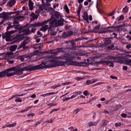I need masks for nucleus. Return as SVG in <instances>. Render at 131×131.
Returning a JSON list of instances; mask_svg holds the SVG:
<instances>
[{
  "label": "nucleus",
  "mask_w": 131,
  "mask_h": 131,
  "mask_svg": "<svg viewBox=\"0 0 131 131\" xmlns=\"http://www.w3.org/2000/svg\"><path fill=\"white\" fill-rule=\"evenodd\" d=\"M38 18L37 17H32L30 19V21H33L34 20Z\"/></svg>",
  "instance_id": "53"
},
{
  "label": "nucleus",
  "mask_w": 131,
  "mask_h": 131,
  "mask_svg": "<svg viewBox=\"0 0 131 131\" xmlns=\"http://www.w3.org/2000/svg\"><path fill=\"white\" fill-rule=\"evenodd\" d=\"M103 112L104 113H105V114H109V112L108 111H107L106 110H104V111Z\"/></svg>",
  "instance_id": "64"
},
{
  "label": "nucleus",
  "mask_w": 131,
  "mask_h": 131,
  "mask_svg": "<svg viewBox=\"0 0 131 131\" xmlns=\"http://www.w3.org/2000/svg\"><path fill=\"white\" fill-rule=\"evenodd\" d=\"M126 63L127 64L131 66V60H126Z\"/></svg>",
  "instance_id": "38"
},
{
  "label": "nucleus",
  "mask_w": 131,
  "mask_h": 131,
  "mask_svg": "<svg viewBox=\"0 0 131 131\" xmlns=\"http://www.w3.org/2000/svg\"><path fill=\"white\" fill-rule=\"evenodd\" d=\"M49 29L56 28L58 26V25L57 24L56 20H52L49 23Z\"/></svg>",
  "instance_id": "9"
},
{
  "label": "nucleus",
  "mask_w": 131,
  "mask_h": 131,
  "mask_svg": "<svg viewBox=\"0 0 131 131\" xmlns=\"http://www.w3.org/2000/svg\"><path fill=\"white\" fill-rule=\"evenodd\" d=\"M30 16L32 17H38V16H36L34 12L31 13V14L30 15Z\"/></svg>",
  "instance_id": "40"
},
{
  "label": "nucleus",
  "mask_w": 131,
  "mask_h": 131,
  "mask_svg": "<svg viewBox=\"0 0 131 131\" xmlns=\"http://www.w3.org/2000/svg\"><path fill=\"white\" fill-rule=\"evenodd\" d=\"M126 48L128 49H129L131 48V45H127L126 46Z\"/></svg>",
  "instance_id": "62"
},
{
  "label": "nucleus",
  "mask_w": 131,
  "mask_h": 131,
  "mask_svg": "<svg viewBox=\"0 0 131 131\" xmlns=\"http://www.w3.org/2000/svg\"><path fill=\"white\" fill-rule=\"evenodd\" d=\"M114 12H115V10H114L111 13H109L108 14V15L110 16H113L114 14Z\"/></svg>",
  "instance_id": "54"
},
{
  "label": "nucleus",
  "mask_w": 131,
  "mask_h": 131,
  "mask_svg": "<svg viewBox=\"0 0 131 131\" xmlns=\"http://www.w3.org/2000/svg\"><path fill=\"white\" fill-rule=\"evenodd\" d=\"M44 12H48L50 10H54V9L53 8L50 7H45L43 8Z\"/></svg>",
  "instance_id": "25"
},
{
  "label": "nucleus",
  "mask_w": 131,
  "mask_h": 131,
  "mask_svg": "<svg viewBox=\"0 0 131 131\" xmlns=\"http://www.w3.org/2000/svg\"><path fill=\"white\" fill-rule=\"evenodd\" d=\"M43 46V45L42 43H39L35 47V49H37L38 48L40 49L42 48Z\"/></svg>",
  "instance_id": "27"
},
{
  "label": "nucleus",
  "mask_w": 131,
  "mask_h": 131,
  "mask_svg": "<svg viewBox=\"0 0 131 131\" xmlns=\"http://www.w3.org/2000/svg\"><path fill=\"white\" fill-rule=\"evenodd\" d=\"M128 10V8L127 7H125L123 9V10L124 12L127 13Z\"/></svg>",
  "instance_id": "41"
},
{
  "label": "nucleus",
  "mask_w": 131,
  "mask_h": 131,
  "mask_svg": "<svg viewBox=\"0 0 131 131\" xmlns=\"http://www.w3.org/2000/svg\"><path fill=\"white\" fill-rule=\"evenodd\" d=\"M47 29L50 30L49 29V27L48 25H46L41 27L40 29V30L43 31H46Z\"/></svg>",
  "instance_id": "18"
},
{
  "label": "nucleus",
  "mask_w": 131,
  "mask_h": 131,
  "mask_svg": "<svg viewBox=\"0 0 131 131\" xmlns=\"http://www.w3.org/2000/svg\"><path fill=\"white\" fill-rule=\"evenodd\" d=\"M70 83V82H66V83H62V85H68Z\"/></svg>",
  "instance_id": "61"
},
{
  "label": "nucleus",
  "mask_w": 131,
  "mask_h": 131,
  "mask_svg": "<svg viewBox=\"0 0 131 131\" xmlns=\"http://www.w3.org/2000/svg\"><path fill=\"white\" fill-rule=\"evenodd\" d=\"M42 4L45 5L50 6V4L49 3L52 0H41Z\"/></svg>",
  "instance_id": "16"
},
{
  "label": "nucleus",
  "mask_w": 131,
  "mask_h": 131,
  "mask_svg": "<svg viewBox=\"0 0 131 131\" xmlns=\"http://www.w3.org/2000/svg\"><path fill=\"white\" fill-rule=\"evenodd\" d=\"M58 51H57L58 52H62L63 51V49L62 48H59L58 49Z\"/></svg>",
  "instance_id": "56"
},
{
  "label": "nucleus",
  "mask_w": 131,
  "mask_h": 131,
  "mask_svg": "<svg viewBox=\"0 0 131 131\" xmlns=\"http://www.w3.org/2000/svg\"><path fill=\"white\" fill-rule=\"evenodd\" d=\"M60 16L57 12H56L54 13L51 16V18L49 19H50V21L54 19V20H56L57 19L59 18Z\"/></svg>",
  "instance_id": "11"
},
{
  "label": "nucleus",
  "mask_w": 131,
  "mask_h": 131,
  "mask_svg": "<svg viewBox=\"0 0 131 131\" xmlns=\"http://www.w3.org/2000/svg\"><path fill=\"white\" fill-rule=\"evenodd\" d=\"M121 125V123L119 122V123H116L115 124V126L116 127L120 126Z\"/></svg>",
  "instance_id": "48"
},
{
  "label": "nucleus",
  "mask_w": 131,
  "mask_h": 131,
  "mask_svg": "<svg viewBox=\"0 0 131 131\" xmlns=\"http://www.w3.org/2000/svg\"><path fill=\"white\" fill-rule=\"evenodd\" d=\"M99 121L100 120H98L94 122H93L92 121L88 123V126L89 127H90L91 126H96L98 123Z\"/></svg>",
  "instance_id": "17"
},
{
  "label": "nucleus",
  "mask_w": 131,
  "mask_h": 131,
  "mask_svg": "<svg viewBox=\"0 0 131 131\" xmlns=\"http://www.w3.org/2000/svg\"><path fill=\"white\" fill-rule=\"evenodd\" d=\"M107 61H109L108 63L106 64H110V67H114V64L113 63V62H115L113 61H110V60H107Z\"/></svg>",
  "instance_id": "29"
},
{
  "label": "nucleus",
  "mask_w": 131,
  "mask_h": 131,
  "mask_svg": "<svg viewBox=\"0 0 131 131\" xmlns=\"http://www.w3.org/2000/svg\"><path fill=\"white\" fill-rule=\"evenodd\" d=\"M109 62V61H107V60H101L97 62L96 63L98 64L102 63V64H104L105 63L106 64L108 63Z\"/></svg>",
  "instance_id": "26"
},
{
  "label": "nucleus",
  "mask_w": 131,
  "mask_h": 131,
  "mask_svg": "<svg viewBox=\"0 0 131 131\" xmlns=\"http://www.w3.org/2000/svg\"><path fill=\"white\" fill-rule=\"evenodd\" d=\"M72 34L73 32L71 31L64 32L63 34L62 35V37L63 38H66L68 36H70Z\"/></svg>",
  "instance_id": "13"
},
{
  "label": "nucleus",
  "mask_w": 131,
  "mask_h": 131,
  "mask_svg": "<svg viewBox=\"0 0 131 131\" xmlns=\"http://www.w3.org/2000/svg\"><path fill=\"white\" fill-rule=\"evenodd\" d=\"M81 9H78L77 11L78 15L79 16H80V12Z\"/></svg>",
  "instance_id": "51"
},
{
  "label": "nucleus",
  "mask_w": 131,
  "mask_h": 131,
  "mask_svg": "<svg viewBox=\"0 0 131 131\" xmlns=\"http://www.w3.org/2000/svg\"><path fill=\"white\" fill-rule=\"evenodd\" d=\"M124 18V16L123 15H121L120 16V17L118 19V21H119L120 20H123Z\"/></svg>",
  "instance_id": "49"
},
{
  "label": "nucleus",
  "mask_w": 131,
  "mask_h": 131,
  "mask_svg": "<svg viewBox=\"0 0 131 131\" xmlns=\"http://www.w3.org/2000/svg\"><path fill=\"white\" fill-rule=\"evenodd\" d=\"M57 105V104H54L53 103H50L49 104H48L47 105L48 106H50L49 107H48L49 108L51 106H53L55 105Z\"/></svg>",
  "instance_id": "44"
},
{
  "label": "nucleus",
  "mask_w": 131,
  "mask_h": 131,
  "mask_svg": "<svg viewBox=\"0 0 131 131\" xmlns=\"http://www.w3.org/2000/svg\"><path fill=\"white\" fill-rule=\"evenodd\" d=\"M65 43H67V46H71V40H68V41H66L65 42Z\"/></svg>",
  "instance_id": "33"
},
{
  "label": "nucleus",
  "mask_w": 131,
  "mask_h": 131,
  "mask_svg": "<svg viewBox=\"0 0 131 131\" xmlns=\"http://www.w3.org/2000/svg\"><path fill=\"white\" fill-rule=\"evenodd\" d=\"M38 10H39L38 12H40L41 11L44 12L43 8H42V7L40 8H39Z\"/></svg>",
  "instance_id": "50"
},
{
  "label": "nucleus",
  "mask_w": 131,
  "mask_h": 131,
  "mask_svg": "<svg viewBox=\"0 0 131 131\" xmlns=\"http://www.w3.org/2000/svg\"><path fill=\"white\" fill-rule=\"evenodd\" d=\"M83 94L85 96H87L88 93V91L87 90H85L83 92Z\"/></svg>",
  "instance_id": "55"
},
{
  "label": "nucleus",
  "mask_w": 131,
  "mask_h": 131,
  "mask_svg": "<svg viewBox=\"0 0 131 131\" xmlns=\"http://www.w3.org/2000/svg\"><path fill=\"white\" fill-rule=\"evenodd\" d=\"M16 67V69H15L14 71H15V72H14L15 73V74H18L20 72H22L24 71L25 70V67H24L22 68H20L18 67Z\"/></svg>",
  "instance_id": "14"
},
{
  "label": "nucleus",
  "mask_w": 131,
  "mask_h": 131,
  "mask_svg": "<svg viewBox=\"0 0 131 131\" xmlns=\"http://www.w3.org/2000/svg\"><path fill=\"white\" fill-rule=\"evenodd\" d=\"M114 47V46L113 45L110 46H108L107 47V49L108 50H111Z\"/></svg>",
  "instance_id": "39"
},
{
  "label": "nucleus",
  "mask_w": 131,
  "mask_h": 131,
  "mask_svg": "<svg viewBox=\"0 0 131 131\" xmlns=\"http://www.w3.org/2000/svg\"><path fill=\"white\" fill-rule=\"evenodd\" d=\"M110 78L112 79H117V77H114L113 76H110Z\"/></svg>",
  "instance_id": "63"
},
{
  "label": "nucleus",
  "mask_w": 131,
  "mask_h": 131,
  "mask_svg": "<svg viewBox=\"0 0 131 131\" xmlns=\"http://www.w3.org/2000/svg\"><path fill=\"white\" fill-rule=\"evenodd\" d=\"M64 9L66 12L67 13L69 14V9L68 8V7L67 6V5H65L64 6Z\"/></svg>",
  "instance_id": "36"
},
{
  "label": "nucleus",
  "mask_w": 131,
  "mask_h": 131,
  "mask_svg": "<svg viewBox=\"0 0 131 131\" xmlns=\"http://www.w3.org/2000/svg\"><path fill=\"white\" fill-rule=\"evenodd\" d=\"M113 28V30H107V31H103L102 33H106L107 32H112L114 31L113 30H114V31L116 32H119L122 31V30L123 28H121L119 25L118 26L116 27H114Z\"/></svg>",
  "instance_id": "8"
},
{
  "label": "nucleus",
  "mask_w": 131,
  "mask_h": 131,
  "mask_svg": "<svg viewBox=\"0 0 131 131\" xmlns=\"http://www.w3.org/2000/svg\"><path fill=\"white\" fill-rule=\"evenodd\" d=\"M41 122V121H39L37 122L36 124L34 125V126L35 127L36 126H37L40 124Z\"/></svg>",
  "instance_id": "45"
},
{
  "label": "nucleus",
  "mask_w": 131,
  "mask_h": 131,
  "mask_svg": "<svg viewBox=\"0 0 131 131\" xmlns=\"http://www.w3.org/2000/svg\"><path fill=\"white\" fill-rule=\"evenodd\" d=\"M111 40L110 39L106 40L104 42V43L105 45H108L111 42Z\"/></svg>",
  "instance_id": "30"
},
{
  "label": "nucleus",
  "mask_w": 131,
  "mask_h": 131,
  "mask_svg": "<svg viewBox=\"0 0 131 131\" xmlns=\"http://www.w3.org/2000/svg\"><path fill=\"white\" fill-rule=\"evenodd\" d=\"M57 24L58 25V26H61L63 25V21L61 20H58L56 21Z\"/></svg>",
  "instance_id": "28"
},
{
  "label": "nucleus",
  "mask_w": 131,
  "mask_h": 131,
  "mask_svg": "<svg viewBox=\"0 0 131 131\" xmlns=\"http://www.w3.org/2000/svg\"><path fill=\"white\" fill-rule=\"evenodd\" d=\"M53 121L52 119L51 118L50 120L47 121L46 122L49 123H52L53 122Z\"/></svg>",
  "instance_id": "52"
},
{
  "label": "nucleus",
  "mask_w": 131,
  "mask_h": 131,
  "mask_svg": "<svg viewBox=\"0 0 131 131\" xmlns=\"http://www.w3.org/2000/svg\"><path fill=\"white\" fill-rule=\"evenodd\" d=\"M103 124L104 125H106L107 124L108 122L107 121L103 120L102 121Z\"/></svg>",
  "instance_id": "43"
},
{
  "label": "nucleus",
  "mask_w": 131,
  "mask_h": 131,
  "mask_svg": "<svg viewBox=\"0 0 131 131\" xmlns=\"http://www.w3.org/2000/svg\"><path fill=\"white\" fill-rule=\"evenodd\" d=\"M5 76L4 71L0 72V78L5 77Z\"/></svg>",
  "instance_id": "37"
},
{
  "label": "nucleus",
  "mask_w": 131,
  "mask_h": 131,
  "mask_svg": "<svg viewBox=\"0 0 131 131\" xmlns=\"http://www.w3.org/2000/svg\"><path fill=\"white\" fill-rule=\"evenodd\" d=\"M30 41L29 38H26V39L24 40L18 46V47L17 48V50H18L23 48V49L21 50V51H23L24 50L26 51L29 47L28 46H25L27 44H28Z\"/></svg>",
  "instance_id": "4"
},
{
  "label": "nucleus",
  "mask_w": 131,
  "mask_h": 131,
  "mask_svg": "<svg viewBox=\"0 0 131 131\" xmlns=\"http://www.w3.org/2000/svg\"><path fill=\"white\" fill-rule=\"evenodd\" d=\"M50 19H48L44 21L41 23H40L39 22L38 23H35L31 24L30 25V27H36L39 26H43L45 24H47L48 22L50 21Z\"/></svg>",
  "instance_id": "6"
},
{
  "label": "nucleus",
  "mask_w": 131,
  "mask_h": 131,
  "mask_svg": "<svg viewBox=\"0 0 131 131\" xmlns=\"http://www.w3.org/2000/svg\"><path fill=\"white\" fill-rule=\"evenodd\" d=\"M121 116L125 118L126 117V115L125 114L123 113L121 114Z\"/></svg>",
  "instance_id": "58"
},
{
  "label": "nucleus",
  "mask_w": 131,
  "mask_h": 131,
  "mask_svg": "<svg viewBox=\"0 0 131 131\" xmlns=\"http://www.w3.org/2000/svg\"><path fill=\"white\" fill-rule=\"evenodd\" d=\"M16 67H14L9 68L4 71V73H5V75L6 73H8L9 72L12 71H14L16 69Z\"/></svg>",
  "instance_id": "19"
},
{
  "label": "nucleus",
  "mask_w": 131,
  "mask_h": 131,
  "mask_svg": "<svg viewBox=\"0 0 131 131\" xmlns=\"http://www.w3.org/2000/svg\"><path fill=\"white\" fill-rule=\"evenodd\" d=\"M82 17L83 19H84L88 22V16L87 12H84Z\"/></svg>",
  "instance_id": "15"
},
{
  "label": "nucleus",
  "mask_w": 131,
  "mask_h": 131,
  "mask_svg": "<svg viewBox=\"0 0 131 131\" xmlns=\"http://www.w3.org/2000/svg\"><path fill=\"white\" fill-rule=\"evenodd\" d=\"M100 27L99 26H97L95 27L94 28V30H97L99 29Z\"/></svg>",
  "instance_id": "60"
},
{
  "label": "nucleus",
  "mask_w": 131,
  "mask_h": 131,
  "mask_svg": "<svg viewBox=\"0 0 131 131\" xmlns=\"http://www.w3.org/2000/svg\"><path fill=\"white\" fill-rule=\"evenodd\" d=\"M20 33L24 32V33L20 34L17 36V38L19 40H22L24 39L25 36L31 34L30 30L26 28L21 30V31H19Z\"/></svg>",
  "instance_id": "3"
},
{
  "label": "nucleus",
  "mask_w": 131,
  "mask_h": 131,
  "mask_svg": "<svg viewBox=\"0 0 131 131\" xmlns=\"http://www.w3.org/2000/svg\"><path fill=\"white\" fill-rule=\"evenodd\" d=\"M83 109L82 108H81L80 109L77 108L74 110V113L76 114H77L80 111Z\"/></svg>",
  "instance_id": "35"
},
{
  "label": "nucleus",
  "mask_w": 131,
  "mask_h": 131,
  "mask_svg": "<svg viewBox=\"0 0 131 131\" xmlns=\"http://www.w3.org/2000/svg\"><path fill=\"white\" fill-rule=\"evenodd\" d=\"M55 93L54 92H51L49 93H46V94H43L42 95H41V96H42L43 97H45L48 96L49 95H51L53 94H54Z\"/></svg>",
  "instance_id": "31"
},
{
  "label": "nucleus",
  "mask_w": 131,
  "mask_h": 131,
  "mask_svg": "<svg viewBox=\"0 0 131 131\" xmlns=\"http://www.w3.org/2000/svg\"><path fill=\"white\" fill-rule=\"evenodd\" d=\"M16 31V30H12L10 31H7L5 34H3L2 38L4 39L5 38L6 41H10L11 39V35Z\"/></svg>",
  "instance_id": "5"
},
{
  "label": "nucleus",
  "mask_w": 131,
  "mask_h": 131,
  "mask_svg": "<svg viewBox=\"0 0 131 131\" xmlns=\"http://www.w3.org/2000/svg\"><path fill=\"white\" fill-rule=\"evenodd\" d=\"M15 73H14V72H12L11 73H6V74L5 75H6L7 76V77H10L12 75H15Z\"/></svg>",
  "instance_id": "32"
},
{
  "label": "nucleus",
  "mask_w": 131,
  "mask_h": 131,
  "mask_svg": "<svg viewBox=\"0 0 131 131\" xmlns=\"http://www.w3.org/2000/svg\"><path fill=\"white\" fill-rule=\"evenodd\" d=\"M8 13L3 12L0 14V17L5 20H8L9 18Z\"/></svg>",
  "instance_id": "12"
},
{
  "label": "nucleus",
  "mask_w": 131,
  "mask_h": 131,
  "mask_svg": "<svg viewBox=\"0 0 131 131\" xmlns=\"http://www.w3.org/2000/svg\"><path fill=\"white\" fill-rule=\"evenodd\" d=\"M73 58L71 57H68L66 58V61L65 62V64H67L68 65H75V62L72 61V59Z\"/></svg>",
  "instance_id": "10"
},
{
  "label": "nucleus",
  "mask_w": 131,
  "mask_h": 131,
  "mask_svg": "<svg viewBox=\"0 0 131 131\" xmlns=\"http://www.w3.org/2000/svg\"><path fill=\"white\" fill-rule=\"evenodd\" d=\"M73 93H74L75 94L80 95L82 93V92L81 91H79L78 92H74Z\"/></svg>",
  "instance_id": "47"
},
{
  "label": "nucleus",
  "mask_w": 131,
  "mask_h": 131,
  "mask_svg": "<svg viewBox=\"0 0 131 131\" xmlns=\"http://www.w3.org/2000/svg\"><path fill=\"white\" fill-rule=\"evenodd\" d=\"M16 125V123H14L12 124H7V126L8 127H10L15 126Z\"/></svg>",
  "instance_id": "34"
},
{
  "label": "nucleus",
  "mask_w": 131,
  "mask_h": 131,
  "mask_svg": "<svg viewBox=\"0 0 131 131\" xmlns=\"http://www.w3.org/2000/svg\"><path fill=\"white\" fill-rule=\"evenodd\" d=\"M47 63L48 65H46V68L48 67H54L64 65L65 64L64 61H57L55 59H49L45 61V63Z\"/></svg>",
  "instance_id": "1"
},
{
  "label": "nucleus",
  "mask_w": 131,
  "mask_h": 131,
  "mask_svg": "<svg viewBox=\"0 0 131 131\" xmlns=\"http://www.w3.org/2000/svg\"><path fill=\"white\" fill-rule=\"evenodd\" d=\"M116 57L110 56H109L107 57H105V59L106 60H115L116 59Z\"/></svg>",
  "instance_id": "22"
},
{
  "label": "nucleus",
  "mask_w": 131,
  "mask_h": 131,
  "mask_svg": "<svg viewBox=\"0 0 131 131\" xmlns=\"http://www.w3.org/2000/svg\"><path fill=\"white\" fill-rule=\"evenodd\" d=\"M97 81V80H87L86 81V84L89 85Z\"/></svg>",
  "instance_id": "23"
},
{
  "label": "nucleus",
  "mask_w": 131,
  "mask_h": 131,
  "mask_svg": "<svg viewBox=\"0 0 131 131\" xmlns=\"http://www.w3.org/2000/svg\"><path fill=\"white\" fill-rule=\"evenodd\" d=\"M85 78L84 77H83L82 78H80V77H76L75 78V80H78V81H80L81 80L83 79H84Z\"/></svg>",
  "instance_id": "42"
},
{
  "label": "nucleus",
  "mask_w": 131,
  "mask_h": 131,
  "mask_svg": "<svg viewBox=\"0 0 131 131\" xmlns=\"http://www.w3.org/2000/svg\"><path fill=\"white\" fill-rule=\"evenodd\" d=\"M128 26L127 24H124L122 25H119L121 28H122V27H125Z\"/></svg>",
  "instance_id": "57"
},
{
  "label": "nucleus",
  "mask_w": 131,
  "mask_h": 131,
  "mask_svg": "<svg viewBox=\"0 0 131 131\" xmlns=\"http://www.w3.org/2000/svg\"><path fill=\"white\" fill-rule=\"evenodd\" d=\"M59 109V108H57V109H54L53 110H52L50 112V114H51L52 113H53L54 112L56 111H57Z\"/></svg>",
  "instance_id": "46"
},
{
  "label": "nucleus",
  "mask_w": 131,
  "mask_h": 131,
  "mask_svg": "<svg viewBox=\"0 0 131 131\" xmlns=\"http://www.w3.org/2000/svg\"><path fill=\"white\" fill-rule=\"evenodd\" d=\"M17 45H16L12 46L10 47V50L11 51H14L17 47Z\"/></svg>",
  "instance_id": "20"
},
{
  "label": "nucleus",
  "mask_w": 131,
  "mask_h": 131,
  "mask_svg": "<svg viewBox=\"0 0 131 131\" xmlns=\"http://www.w3.org/2000/svg\"><path fill=\"white\" fill-rule=\"evenodd\" d=\"M34 3L32 2L31 0H29L28 2V5L29 8L30 10H32L33 9Z\"/></svg>",
  "instance_id": "21"
},
{
  "label": "nucleus",
  "mask_w": 131,
  "mask_h": 131,
  "mask_svg": "<svg viewBox=\"0 0 131 131\" xmlns=\"http://www.w3.org/2000/svg\"><path fill=\"white\" fill-rule=\"evenodd\" d=\"M19 22L16 20L14 21L13 23V25H11L12 28H13L15 29H18V31H20L23 30V28L22 26L20 24H19Z\"/></svg>",
  "instance_id": "7"
},
{
  "label": "nucleus",
  "mask_w": 131,
  "mask_h": 131,
  "mask_svg": "<svg viewBox=\"0 0 131 131\" xmlns=\"http://www.w3.org/2000/svg\"><path fill=\"white\" fill-rule=\"evenodd\" d=\"M22 100L21 99H16L15 100V101L16 102H21Z\"/></svg>",
  "instance_id": "59"
},
{
  "label": "nucleus",
  "mask_w": 131,
  "mask_h": 131,
  "mask_svg": "<svg viewBox=\"0 0 131 131\" xmlns=\"http://www.w3.org/2000/svg\"><path fill=\"white\" fill-rule=\"evenodd\" d=\"M16 3L15 0H13L9 2L8 4L9 5L10 7H12Z\"/></svg>",
  "instance_id": "24"
},
{
  "label": "nucleus",
  "mask_w": 131,
  "mask_h": 131,
  "mask_svg": "<svg viewBox=\"0 0 131 131\" xmlns=\"http://www.w3.org/2000/svg\"><path fill=\"white\" fill-rule=\"evenodd\" d=\"M47 62L45 63V61L42 62L39 65L25 67V70L31 71L44 68H46V64H47Z\"/></svg>",
  "instance_id": "2"
}]
</instances>
